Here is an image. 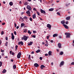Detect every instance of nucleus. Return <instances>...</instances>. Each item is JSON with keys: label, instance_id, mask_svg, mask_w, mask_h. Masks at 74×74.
<instances>
[{"label": "nucleus", "instance_id": "39", "mask_svg": "<svg viewBox=\"0 0 74 74\" xmlns=\"http://www.w3.org/2000/svg\"><path fill=\"white\" fill-rule=\"evenodd\" d=\"M57 14L58 15H60V12H58L57 13Z\"/></svg>", "mask_w": 74, "mask_h": 74}, {"label": "nucleus", "instance_id": "4", "mask_svg": "<svg viewBox=\"0 0 74 74\" xmlns=\"http://www.w3.org/2000/svg\"><path fill=\"white\" fill-rule=\"evenodd\" d=\"M27 8L29 10H31L32 9V8L29 5H28L27 6Z\"/></svg>", "mask_w": 74, "mask_h": 74}, {"label": "nucleus", "instance_id": "62", "mask_svg": "<svg viewBox=\"0 0 74 74\" xmlns=\"http://www.w3.org/2000/svg\"><path fill=\"white\" fill-rule=\"evenodd\" d=\"M24 14V12H22V13H21V14L22 15H23Z\"/></svg>", "mask_w": 74, "mask_h": 74}, {"label": "nucleus", "instance_id": "21", "mask_svg": "<svg viewBox=\"0 0 74 74\" xmlns=\"http://www.w3.org/2000/svg\"><path fill=\"white\" fill-rule=\"evenodd\" d=\"M51 53L52 51H49L48 52V54L50 56H51Z\"/></svg>", "mask_w": 74, "mask_h": 74}, {"label": "nucleus", "instance_id": "35", "mask_svg": "<svg viewBox=\"0 0 74 74\" xmlns=\"http://www.w3.org/2000/svg\"><path fill=\"white\" fill-rule=\"evenodd\" d=\"M36 13L37 14L38 16H40V14L39 12H38L37 11Z\"/></svg>", "mask_w": 74, "mask_h": 74}, {"label": "nucleus", "instance_id": "23", "mask_svg": "<svg viewBox=\"0 0 74 74\" xmlns=\"http://www.w3.org/2000/svg\"><path fill=\"white\" fill-rule=\"evenodd\" d=\"M6 71H7L5 69H4L2 71V73H6Z\"/></svg>", "mask_w": 74, "mask_h": 74}, {"label": "nucleus", "instance_id": "14", "mask_svg": "<svg viewBox=\"0 0 74 74\" xmlns=\"http://www.w3.org/2000/svg\"><path fill=\"white\" fill-rule=\"evenodd\" d=\"M10 53L11 55H14V52H12L11 51H10Z\"/></svg>", "mask_w": 74, "mask_h": 74}, {"label": "nucleus", "instance_id": "5", "mask_svg": "<svg viewBox=\"0 0 74 74\" xmlns=\"http://www.w3.org/2000/svg\"><path fill=\"white\" fill-rule=\"evenodd\" d=\"M64 64V61H62L61 62V63L60 65V67H61L62 66H63Z\"/></svg>", "mask_w": 74, "mask_h": 74}, {"label": "nucleus", "instance_id": "44", "mask_svg": "<svg viewBox=\"0 0 74 74\" xmlns=\"http://www.w3.org/2000/svg\"><path fill=\"white\" fill-rule=\"evenodd\" d=\"M1 35H3V34H4V32L3 31H2L1 32Z\"/></svg>", "mask_w": 74, "mask_h": 74}, {"label": "nucleus", "instance_id": "9", "mask_svg": "<svg viewBox=\"0 0 74 74\" xmlns=\"http://www.w3.org/2000/svg\"><path fill=\"white\" fill-rule=\"evenodd\" d=\"M23 45V41H20V42H19L18 43V45Z\"/></svg>", "mask_w": 74, "mask_h": 74}, {"label": "nucleus", "instance_id": "45", "mask_svg": "<svg viewBox=\"0 0 74 74\" xmlns=\"http://www.w3.org/2000/svg\"><path fill=\"white\" fill-rule=\"evenodd\" d=\"M71 64H72V65H74V62H71Z\"/></svg>", "mask_w": 74, "mask_h": 74}, {"label": "nucleus", "instance_id": "1", "mask_svg": "<svg viewBox=\"0 0 74 74\" xmlns=\"http://www.w3.org/2000/svg\"><path fill=\"white\" fill-rule=\"evenodd\" d=\"M65 35H66V38H70V37L71 34L70 33H65Z\"/></svg>", "mask_w": 74, "mask_h": 74}, {"label": "nucleus", "instance_id": "25", "mask_svg": "<svg viewBox=\"0 0 74 74\" xmlns=\"http://www.w3.org/2000/svg\"><path fill=\"white\" fill-rule=\"evenodd\" d=\"M70 16L67 17L66 18V19L67 20H70Z\"/></svg>", "mask_w": 74, "mask_h": 74}, {"label": "nucleus", "instance_id": "50", "mask_svg": "<svg viewBox=\"0 0 74 74\" xmlns=\"http://www.w3.org/2000/svg\"><path fill=\"white\" fill-rule=\"evenodd\" d=\"M32 37H33L34 38H36V36L35 35H32Z\"/></svg>", "mask_w": 74, "mask_h": 74}, {"label": "nucleus", "instance_id": "20", "mask_svg": "<svg viewBox=\"0 0 74 74\" xmlns=\"http://www.w3.org/2000/svg\"><path fill=\"white\" fill-rule=\"evenodd\" d=\"M41 50L40 49H38L37 51H36V53H38L39 52H40Z\"/></svg>", "mask_w": 74, "mask_h": 74}, {"label": "nucleus", "instance_id": "57", "mask_svg": "<svg viewBox=\"0 0 74 74\" xmlns=\"http://www.w3.org/2000/svg\"><path fill=\"white\" fill-rule=\"evenodd\" d=\"M50 42H51V43H53V40H51V41H50Z\"/></svg>", "mask_w": 74, "mask_h": 74}, {"label": "nucleus", "instance_id": "49", "mask_svg": "<svg viewBox=\"0 0 74 74\" xmlns=\"http://www.w3.org/2000/svg\"><path fill=\"white\" fill-rule=\"evenodd\" d=\"M5 23H2V25H5Z\"/></svg>", "mask_w": 74, "mask_h": 74}, {"label": "nucleus", "instance_id": "29", "mask_svg": "<svg viewBox=\"0 0 74 74\" xmlns=\"http://www.w3.org/2000/svg\"><path fill=\"white\" fill-rule=\"evenodd\" d=\"M60 55H63V54H64V53L63 52V51H61L60 52Z\"/></svg>", "mask_w": 74, "mask_h": 74}, {"label": "nucleus", "instance_id": "31", "mask_svg": "<svg viewBox=\"0 0 74 74\" xmlns=\"http://www.w3.org/2000/svg\"><path fill=\"white\" fill-rule=\"evenodd\" d=\"M2 64H3V63H2V62H0V67H1V66Z\"/></svg>", "mask_w": 74, "mask_h": 74}, {"label": "nucleus", "instance_id": "37", "mask_svg": "<svg viewBox=\"0 0 74 74\" xmlns=\"http://www.w3.org/2000/svg\"><path fill=\"white\" fill-rule=\"evenodd\" d=\"M27 29H25L24 30V32L27 33Z\"/></svg>", "mask_w": 74, "mask_h": 74}, {"label": "nucleus", "instance_id": "26", "mask_svg": "<svg viewBox=\"0 0 74 74\" xmlns=\"http://www.w3.org/2000/svg\"><path fill=\"white\" fill-rule=\"evenodd\" d=\"M26 13L27 14H30V12L29 10H28L26 12Z\"/></svg>", "mask_w": 74, "mask_h": 74}, {"label": "nucleus", "instance_id": "43", "mask_svg": "<svg viewBox=\"0 0 74 74\" xmlns=\"http://www.w3.org/2000/svg\"><path fill=\"white\" fill-rule=\"evenodd\" d=\"M14 34L15 35H16L17 33L16 32V31H14Z\"/></svg>", "mask_w": 74, "mask_h": 74}, {"label": "nucleus", "instance_id": "28", "mask_svg": "<svg viewBox=\"0 0 74 74\" xmlns=\"http://www.w3.org/2000/svg\"><path fill=\"white\" fill-rule=\"evenodd\" d=\"M28 33L29 34L31 35L32 34V33L30 32V30H28Z\"/></svg>", "mask_w": 74, "mask_h": 74}, {"label": "nucleus", "instance_id": "53", "mask_svg": "<svg viewBox=\"0 0 74 74\" xmlns=\"http://www.w3.org/2000/svg\"><path fill=\"white\" fill-rule=\"evenodd\" d=\"M14 61V60L13 59H11V61L12 62H13Z\"/></svg>", "mask_w": 74, "mask_h": 74}, {"label": "nucleus", "instance_id": "3", "mask_svg": "<svg viewBox=\"0 0 74 74\" xmlns=\"http://www.w3.org/2000/svg\"><path fill=\"white\" fill-rule=\"evenodd\" d=\"M21 55V53L19 52L17 55V58H20Z\"/></svg>", "mask_w": 74, "mask_h": 74}, {"label": "nucleus", "instance_id": "13", "mask_svg": "<svg viewBox=\"0 0 74 74\" xmlns=\"http://www.w3.org/2000/svg\"><path fill=\"white\" fill-rule=\"evenodd\" d=\"M53 37H57V36H58V34H53Z\"/></svg>", "mask_w": 74, "mask_h": 74}, {"label": "nucleus", "instance_id": "40", "mask_svg": "<svg viewBox=\"0 0 74 74\" xmlns=\"http://www.w3.org/2000/svg\"><path fill=\"white\" fill-rule=\"evenodd\" d=\"M1 52H4V50H2V49H1Z\"/></svg>", "mask_w": 74, "mask_h": 74}, {"label": "nucleus", "instance_id": "18", "mask_svg": "<svg viewBox=\"0 0 74 74\" xmlns=\"http://www.w3.org/2000/svg\"><path fill=\"white\" fill-rule=\"evenodd\" d=\"M25 24L24 23H21V27L22 28L23 27V26H25Z\"/></svg>", "mask_w": 74, "mask_h": 74}, {"label": "nucleus", "instance_id": "32", "mask_svg": "<svg viewBox=\"0 0 74 74\" xmlns=\"http://www.w3.org/2000/svg\"><path fill=\"white\" fill-rule=\"evenodd\" d=\"M30 57H31V55H29V58H28L29 60H31Z\"/></svg>", "mask_w": 74, "mask_h": 74}, {"label": "nucleus", "instance_id": "15", "mask_svg": "<svg viewBox=\"0 0 74 74\" xmlns=\"http://www.w3.org/2000/svg\"><path fill=\"white\" fill-rule=\"evenodd\" d=\"M36 14H34V15H33V19H35L36 18Z\"/></svg>", "mask_w": 74, "mask_h": 74}, {"label": "nucleus", "instance_id": "34", "mask_svg": "<svg viewBox=\"0 0 74 74\" xmlns=\"http://www.w3.org/2000/svg\"><path fill=\"white\" fill-rule=\"evenodd\" d=\"M50 37V35H49L48 36H47V39H49V37Z\"/></svg>", "mask_w": 74, "mask_h": 74}, {"label": "nucleus", "instance_id": "61", "mask_svg": "<svg viewBox=\"0 0 74 74\" xmlns=\"http://www.w3.org/2000/svg\"><path fill=\"white\" fill-rule=\"evenodd\" d=\"M59 38H62V37L61 36H59Z\"/></svg>", "mask_w": 74, "mask_h": 74}, {"label": "nucleus", "instance_id": "59", "mask_svg": "<svg viewBox=\"0 0 74 74\" xmlns=\"http://www.w3.org/2000/svg\"><path fill=\"white\" fill-rule=\"evenodd\" d=\"M19 26H17V27H16V28L17 29H19Z\"/></svg>", "mask_w": 74, "mask_h": 74}, {"label": "nucleus", "instance_id": "22", "mask_svg": "<svg viewBox=\"0 0 74 74\" xmlns=\"http://www.w3.org/2000/svg\"><path fill=\"white\" fill-rule=\"evenodd\" d=\"M13 5V3L12 2H10V6H12Z\"/></svg>", "mask_w": 74, "mask_h": 74}, {"label": "nucleus", "instance_id": "47", "mask_svg": "<svg viewBox=\"0 0 74 74\" xmlns=\"http://www.w3.org/2000/svg\"><path fill=\"white\" fill-rule=\"evenodd\" d=\"M8 45V42H6V43L5 44V46H7V45Z\"/></svg>", "mask_w": 74, "mask_h": 74}, {"label": "nucleus", "instance_id": "55", "mask_svg": "<svg viewBox=\"0 0 74 74\" xmlns=\"http://www.w3.org/2000/svg\"><path fill=\"white\" fill-rule=\"evenodd\" d=\"M6 40H8V38L7 37H5Z\"/></svg>", "mask_w": 74, "mask_h": 74}, {"label": "nucleus", "instance_id": "60", "mask_svg": "<svg viewBox=\"0 0 74 74\" xmlns=\"http://www.w3.org/2000/svg\"><path fill=\"white\" fill-rule=\"evenodd\" d=\"M34 52L33 51H32V52H31V53H32V54H34Z\"/></svg>", "mask_w": 74, "mask_h": 74}, {"label": "nucleus", "instance_id": "24", "mask_svg": "<svg viewBox=\"0 0 74 74\" xmlns=\"http://www.w3.org/2000/svg\"><path fill=\"white\" fill-rule=\"evenodd\" d=\"M13 69H16V64H14V66L13 67Z\"/></svg>", "mask_w": 74, "mask_h": 74}, {"label": "nucleus", "instance_id": "2", "mask_svg": "<svg viewBox=\"0 0 74 74\" xmlns=\"http://www.w3.org/2000/svg\"><path fill=\"white\" fill-rule=\"evenodd\" d=\"M23 37H22L21 39L22 40H24L26 41L27 40L28 38L27 36H25V35H24L23 36Z\"/></svg>", "mask_w": 74, "mask_h": 74}, {"label": "nucleus", "instance_id": "56", "mask_svg": "<svg viewBox=\"0 0 74 74\" xmlns=\"http://www.w3.org/2000/svg\"><path fill=\"white\" fill-rule=\"evenodd\" d=\"M48 54H47V53H46V54H45V56H48Z\"/></svg>", "mask_w": 74, "mask_h": 74}, {"label": "nucleus", "instance_id": "30", "mask_svg": "<svg viewBox=\"0 0 74 74\" xmlns=\"http://www.w3.org/2000/svg\"><path fill=\"white\" fill-rule=\"evenodd\" d=\"M24 4V5H27L28 4V3H27V2H25V3Z\"/></svg>", "mask_w": 74, "mask_h": 74}, {"label": "nucleus", "instance_id": "10", "mask_svg": "<svg viewBox=\"0 0 74 74\" xmlns=\"http://www.w3.org/2000/svg\"><path fill=\"white\" fill-rule=\"evenodd\" d=\"M45 67V66L44 65H41L40 66V68L42 70Z\"/></svg>", "mask_w": 74, "mask_h": 74}, {"label": "nucleus", "instance_id": "8", "mask_svg": "<svg viewBox=\"0 0 74 74\" xmlns=\"http://www.w3.org/2000/svg\"><path fill=\"white\" fill-rule=\"evenodd\" d=\"M47 27L49 28V29H51V25L49 24H48L47 25Z\"/></svg>", "mask_w": 74, "mask_h": 74}, {"label": "nucleus", "instance_id": "11", "mask_svg": "<svg viewBox=\"0 0 74 74\" xmlns=\"http://www.w3.org/2000/svg\"><path fill=\"white\" fill-rule=\"evenodd\" d=\"M63 26H64V27H65V28L66 29H69V27L67 25H66V24H64V25H63Z\"/></svg>", "mask_w": 74, "mask_h": 74}, {"label": "nucleus", "instance_id": "27", "mask_svg": "<svg viewBox=\"0 0 74 74\" xmlns=\"http://www.w3.org/2000/svg\"><path fill=\"white\" fill-rule=\"evenodd\" d=\"M11 38H12V39L13 40H14V35H13V36H12Z\"/></svg>", "mask_w": 74, "mask_h": 74}, {"label": "nucleus", "instance_id": "64", "mask_svg": "<svg viewBox=\"0 0 74 74\" xmlns=\"http://www.w3.org/2000/svg\"><path fill=\"white\" fill-rule=\"evenodd\" d=\"M19 3L20 4H22L21 1H20V2H19Z\"/></svg>", "mask_w": 74, "mask_h": 74}, {"label": "nucleus", "instance_id": "33", "mask_svg": "<svg viewBox=\"0 0 74 74\" xmlns=\"http://www.w3.org/2000/svg\"><path fill=\"white\" fill-rule=\"evenodd\" d=\"M18 45H16L15 46V50H17V48H18Z\"/></svg>", "mask_w": 74, "mask_h": 74}, {"label": "nucleus", "instance_id": "48", "mask_svg": "<svg viewBox=\"0 0 74 74\" xmlns=\"http://www.w3.org/2000/svg\"><path fill=\"white\" fill-rule=\"evenodd\" d=\"M17 25H16V23H14V27H16Z\"/></svg>", "mask_w": 74, "mask_h": 74}, {"label": "nucleus", "instance_id": "42", "mask_svg": "<svg viewBox=\"0 0 74 74\" xmlns=\"http://www.w3.org/2000/svg\"><path fill=\"white\" fill-rule=\"evenodd\" d=\"M13 71H10V74H12Z\"/></svg>", "mask_w": 74, "mask_h": 74}, {"label": "nucleus", "instance_id": "6", "mask_svg": "<svg viewBox=\"0 0 74 74\" xmlns=\"http://www.w3.org/2000/svg\"><path fill=\"white\" fill-rule=\"evenodd\" d=\"M34 66L38 68V67L39 66V65L37 63H35L34 64Z\"/></svg>", "mask_w": 74, "mask_h": 74}, {"label": "nucleus", "instance_id": "38", "mask_svg": "<svg viewBox=\"0 0 74 74\" xmlns=\"http://www.w3.org/2000/svg\"><path fill=\"white\" fill-rule=\"evenodd\" d=\"M45 45L46 47H48V43H46L45 44Z\"/></svg>", "mask_w": 74, "mask_h": 74}, {"label": "nucleus", "instance_id": "17", "mask_svg": "<svg viewBox=\"0 0 74 74\" xmlns=\"http://www.w3.org/2000/svg\"><path fill=\"white\" fill-rule=\"evenodd\" d=\"M32 44H33V42L32 41H30V43L28 44V45L29 46H31Z\"/></svg>", "mask_w": 74, "mask_h": 74}, {"label": "nucleus", "instance_id": "58", "mask_svg": "<svg viewBox=\"0 0 74 74\" xmlns=\"http://www.w3.org/2000/svg\"><path fill=\"white\" fill-rule=\"evenodd\" d=\"M66 24H68V21H66Z\"/></svg>", "mask_w": 74, "mask_h": 74}, {"label": "nucleus", "instance_id": "63", "mask_svg": "<svg viewBox=\"0 0 74 74\" xmlns=\"http://www.w3.org/2000/svg\"><path fill=\"white\" fill-rule=\"evenodd\" d=\"M45 42H42V45H44V44H45Z\"/></svg>", "mask_w": 74, "mask_h": 74}, {"label": "nucleus", "instance_id": "7", "mask_svg": "<svg viewBox=\"0 0 74 74\" xmlns=\"http://www.w3.org/2000/svg\"><path fill=\"white\" fill-rule=\"evenodd\" d=\"M40 12L41 13H42L43 14H44L46 13L45 11L43 10L42 9L40 10Z\"/></svg>", "mask_w": 74, "mask_h": 74}, {"label": "nucleus", "instance_id": "12", "mask_svg": "<svg viewBox=\"0 0 74 74\" xmlns=\"http://www.w3.org/2000/svg\"><path fill=\"white\" fill-rule=\"evenodd\" d=\"M61 23L62 24H63V25L64 26V25H65L64 23H65V22L64 20H62L61 21Z\"/></svg>", "mask_w": 74, "mask_h": 74}, {"label": "nucleus", "instance_id": "16", "mask_svg": "<svg viewBox=\"0 0 74 74\" xmlns=\"http://www.w3.org/2000/svg\"><path fill=\"white\" fill-rule=\"evenodd\" d=\"M58 46L59 48H61V44L60 43H59L58 44Z\"/></svg>", "mask_w": 74, "mask_h": 74}, {"label": "nucleus", "instance_id": "52", "mask_svg": "<svg viewBox=\"0 0 74 74\" xmlns=\"http://www.w3.org/2000/svg\"><path fill=\"white\" fill-rule=\"evenodd\" d=\"M40 60H42V58L41 57H40Z\"/></svg>", "mask_w": 74, "mask_h": 74}, {"label": "nucleus", "instance_id": "46", "mask_svg": "<svg viewBox=\"0 0 74 74\" xmlns=\"http://www.w3.org/2000/svg\"><path fill=\"white\" fill-rule=\"evenodd\" d=\"M29 20H30L31 21H32V18H31V17H30V18H29Z\"/></svg>", "mask_w": 74, "mask_h": 74}, {"label": "nucleus", "instance_id": "36", "mask_svg": "<svg viewBox=\"0 0 74 74\" xmlns=\"http://www.w3.org/2000/svg\"><path fill=\"white\" fill-rule=\"evenodd\" d=\"M70 3H68V4H66V6L68 7V5H70Z\"/></svg>", "mask_w": 74, "mask_h": 74}, {"label": "nucleus", "instance_id": "51", "mask_svg": "<svg viewBox=\"0 0 74 74\" xmlns=\"http://www.w3.org/2000/svg\"><path fill=\"white\" fill-rule=\"evenodd\" d=\"M33 10H35L36 11H37L36 9L35 8H33Z\"/></svg>", "mask_w": 74, "mask_h": 74}, {"label": "nucleus", "instance_id": "19", "mask_svg": "<svg viewBox=\"0 0 74 74\" xmlns=\"http://www.w3.org/2000/svg\"><path fill=\"white\" fill-rule=\"evenodd\" d=\"M54 10V8H51L49 9V11H53Z\"/></svg>", "mask_w": 74, "mask_h": 74}, {"label": "nucleus", "instance_id": "41", "mask_svg": "<svg viewBox=\"0 0 74 74\" xmlns=\"http://www.w3.org/2000/svg\"><path fill=\"white\" fill-rule=\"evenodd\" d=\"M24 19H27V16H24Z\"/></svg>", "mask_w": 74, "mask_h": 74}, {"label": "nucleus", "instance_id": "54", "mask_svg": "<svg viewBox=\"0 0 74 74\" xmlns=\"http://www.w3.org/2000/svg\"><path fill=\"white\" fill-rule=\"evenodd\" d=\"M36 32V31H33V33H35Z\"/></svg>", "mask_w": 74, "mask_h": 74}]
</instances>
